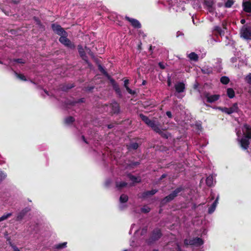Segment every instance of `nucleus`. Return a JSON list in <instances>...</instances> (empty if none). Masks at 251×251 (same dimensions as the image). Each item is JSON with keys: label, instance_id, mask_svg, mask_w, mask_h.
<instances>
[{"label": "nucleus", "instance_id": "ea45409f", "mask_svg": "<svg viewBox=\"0 0 251 251\" xmlns=\"http://www.w3.org/2000/svg\"><path fill=\"white\" fill-rule=\"evenodd\" d=\"M6 176L7 175L5 173L2 171H0V181L5 179Z\"/></svg>", "mask_w": 251, "mask_h": 251}, {"label": "nucleus", "instance_id": "dca6fc26", "mask_svg": "<svg viewBox=\"0 0 251 251\" xmlns=\"http://www.w3.org/2000/svg\"><path fill=\"white\" fill-rule=\"evenodd\" d=\"M244 10L248 13L251 12V0L244 1L243 2Z\"/></svg>", "mask_w": 251, "mask_h": 251}, {"label": "nucleus", "instance_id": "8fccbe9b", "mask_svg": "<svg viewBox=\"0 0 251 251\" xmlns=\"http://www.w3.org/2000/svg\"><path fill=\"white\" fill-rule=\"evenodd\" d=\"M159 66L161 69H164L165 67V65L162 63H159Z\"/></svg>", "mask_w": 251, "mask_h": 251}, {"label": "nucleus", "instance_id": "e2e57ef3", "mask_svg": "<svg viewBox=\"0 0 251 251\" xmlns=\"http://www.w3.org/2000/svg\"><path fill=\"white\" fill-rule=\"evenodd\" d=\"M198 127L199 129H201V125H198Z\"/></svg>", "mask_w": 251, "mask_h": 251}, {"label": "nucleus", "instance_id": "4468645a", "mask_svg": "<svg viewBox=\"0 0 251 251\" xmlns=\"http://www.w3.org/2000/svg\"><path fill=\"white\" fill-rule=\"evenodd\" d=\"M111 112L114 114L118 113L120 111V107L118 103L115 101L111 103L109 106Z\"/></svg>", "mask_w": 251, "mask_h": 251}, {"label": "nucleus", "instance_id": "a878e982", "mask_svg": "<svg viewBox=\"0 0 251 251\" xmlns=\"http://www.w3.org/2000/svg\"><path fill=\"white\" fill-rule=\"evenodd\" d=\"M194 8L199 9L201 7V0H191Z\"/></svg>", "mask_w": 251, "mask_h": 251}, {"label": "nucleus", "instance_id": "9b49d317", "mask_svg": "<svg viewBox=\"0 0 251 251\" xmlns=\"http://www.w3.org/2000/svg\"><path fill=\"white\" fill-rule=\"evenodd\" d=\"M203 97L205 99H206L207 102L209 103H212L219 100L220 98V95H210L208 93H205L203 94Z\"/></svg>", "mask_w": 251, "mask_h": 251}, {"label": "nucleus", "instance_id": "ddd939ff", "mask_svg": "<svg viewBox=\"0 0 251 251\" xmlns=\"http://www.w3.org/2000/svg\"><path fill=\"white\" fill-rule=\"evenodd\" d=\"M125 19L128 21L132 26L134 28H140L141 27V25L140 22L136 19L130 18L128 16H126Z\"/></svg>", "mask_w": 251, "mask_h": 251}, {"label": "nucleus", "instance_id": "39448f33", "mask_svg": "<svg viewBox=\"0 0 251 251\" xmlns=\"http://www.w3.org/2000/svg\"><path fill=\"white\" fill-rule=\"evenodd\" d=\"M184 244L185 245L200 246L203 244V241L201 238L196 237L190 240L185 239L184 240Z\"/></svg>", "mask_w": 251, "mask_h": 251}, {"label": "nucleus", "instance_id": "a211bd4d", "mask_svg": "<svg viewBox=\"0 0 251 251\" xmlns=\"http://www.w3.org/2000/svg\"><path fill=\"white\" fill-rule=\"evenodd\" d=\"M27 208H25L24 209H23L20 212H19L16 216V220L17 221H21L25 216V215L26 213L28 212Z\"/></svg>", "mask_w": 251, "mask_h": 251}, {"label": "nucleus", "instance_id": "49530a36", "mask_svg": "<svg viewBox=\"0 0 251 251\" xmlns=\"http://www.w3.org/2000/svg\"><path fill=\"white\" fill-rule=\"evenodd\" d=\"M223 29L225 30L226 29V23L225 21H223L222 24Z\"/></svg>", "mask_w": 251, "mask_h": 251}, {"label": "nucleus", "instance_id": "774afa93", "mask_svg": "<svg viewBox=\"0 0 251 251\" xmlns=\"http://www.w3.org/2000/svg\"><path fill=\"white\" fill-rule=\"evenodd\" d=\"M193 24H195V22H194V20H193Z\"/></svg>", "mask_w": 251, "mask_h": 251}, {"label": "nucleus", "instance_id": "f8f14e48", "mask_svg": "<svg viewBox=\"0 0 251 251\" xmlns=\"http://www.w3.org/2000/svg\"><path fill=\"white\" fill-rule=\"evenodd\" d=\"M168 3L170 6V10L172 9L176 12H180L181 11H183L184 10L183 7H179L178 5V3L177 2H174L172 0H168Z\"/></svg>", "mask_w": 251, "mask_h": 251}, {"label": "nucleus", "instance_id": "5701e85b", "mask_svg": "<svg viewBox=\"0 0 251 251\" xmlns=\"http://www.w3.org/2000/svg\"><path fill=\"white\" fill-rule=\"evenodd\" d=\"M213 31L215 34L223 36L224 35V29L219 26H215L214 27Z\"/></svg>", "mask_w": 251, "mask_h": 251}, {"label": "nucleus", "instance_id": "c9c22d12", "mask_svg": "<svg viewBox=\"0 0 251 251\" xmlns=\"http://www.w3.org/2000/svg\"><path fill=\"white\" fill-rule=\"evenodd\" d=\"M138 147V144L137 143H132L130 144V145L128 147V149L129 150H136Z\"/></svg>", "mask_w": 251, "mask_h": 251}, {"label": "nucleus", "instance_id": "864d4df0", "mask_svg": "<svg viewBox=\"0 0 251 251\" xmlns=\"http://www.w3.org/2000/svg\"><path fill=\"white\" fill-rule=\"evenodd\" d=\"M245 22H246V20H245V19H242V20H241V23L242 24H244L245 23Z\"/></svg>", "mask_w": 251, "mask_h": 251}, {"label": "nucleus", "instance_id": "37998d69", "mask_svg": "<svg viewBox=\"0 0 251 251\" xmlns=\"http://www.w3.org/2000/svg\"><path fill=\"white\" fill-rule=\"evenodd\" d=\"M126 89L129 94H135V92L134 91L132 90L131 89H130L128 87H126Z\"/></svg>", "mask_w": 251, "mask_h": 251}, {"label": "nucleus", "instance_id": "79ce46f5", "mask_svg": "<svg viewBox=\"0 0 251 251\" xmlns=\"http://www.w3.org/2000/svg\"><path fill=\"white\" fill-rule=\"evenodd\" d=\"M246 80L248 83L251 84V74H250L249 75L247 76Z\"/></svg>", "mask_w": 251, "mask_h": 251}, {"label": "nucleus", "instance_id": "5fc2aeb1", "mask_svg": "<svg viewBox=\"0 0 251 251\" xmlns=\"http://www.w3.org/2000/svg\"><path fill=\"white\" fill-rule=\"evenodd\" d=\"M168 86H170L171 84V79L170 78H169L168 80Z\"/></svg>", "mask_w": 251, "mask_h": 251}, {"label": "nucleus", "instance_id": "f03ea898", "mask_svg": "<svg viewBox=\"0 0 251 251\" xmlns=\"http://www.w3.org/2000/svg\"><path fill=\"white\" fill-rule=\"evenodd\" d=\"M140 117L142 121H143L149 127H151L153 131L159 133L164 138H168V134L162 131L160 124L158 121H156L154 120H150L148 117L142 114H140Z\"/></svg>", "mask_w": 251, "mask_h": 251}, {"label": "nucleus", "instance_id": "69168bd1", "mask_svg": "<svg viewBox=\"0 0 251 251\" xmlns=\"http://www.w3.org/2000/svg\"><path fill=\"white\" fill-rule=\"evenodd\" d=\"M80 100L81 102H83V99H81Z\"/></svg>", "mask_w": 251, "mask_h": 251}, {"label": "nucleus", "instance_id": "72a5a7b5", "mask_svg": "<svg viewBox=\"0 0 251 251\" xmlns=\"http://www.w3.org/2000/svg\"><path fill=\"white\" fill-rule=\"evenodd\" d=\"M234 0H227L225 4V6L226 8H230L234 4Z\"/></svg>", "mask_w": 251, "mask_h": 251}, {"label": "nucleus", "instance_id": "f3484780", "mask_svg": "<svg viewBox=\"0 0 251 251\" xmlns=\"http://www.w3.org/2000/svg\"><path fill=\"white\" fill-rule=\"evenodd\" d=\"M215 175H210L206 179V183L208 186H211L215 183Z\"/></svg>", "mask_w": 251, "mask_h": 251}, {"label": "nucleus", "instance_id": "0eeeda50", "mask_svg": "<svg viewBox=\"0 0 251 251\" xmlns=\"http://www.w3.org/2000/svg\"><path fill=\"white\" fill-rule=\"evenodd\" d=\"M182 190L181 187L177 188L175 189L172 193L169 195L166 196L163 200L165 202H169L173 200L177 196L178 193H179Z\"/></svg>", "mask_w": 251, "mask_h": 251}, {"label": "nucleus", "instance_id": "7ed1b4c3", "mask_svg": "<svg viewBox=\"0 0 251 251\" xmlns=\"http://www.w3.org/2000/svg\"><path fill=\"white\" fill-rule=\"evenodd\" d=\"M240 37L245 40H251V25H245L240 30Z\"/></svg>", "mask_w": 251, "mask_h": 251}, {"label": "nucleus", "instance_id": "b1692460", "mask_svg": "<svg viewBox=\"0 0 251 251\" xmlns=\"http://www.w3.org/2000/svg\"><path fill=\"white\" fill-rule=\"evenodd\" d=\"M78 52L83 60L87 61V56L85 53V51L81 46H78Z\"/></svg>", "mask_w": 251, "mask_h": 251}, {"label": "nucleus", "instance_id": "13d9d810", "mask_svg": "<svg viewBox=\"0 0 251 251\" xmlns=\"http://www.w3.org/2000/svg\"><path fill=\"white\" fill-rule=\"evenodd\" d=\"M108 127L109 128H112V127H113V126H112V125H109L108 126Z\"/></svg>", "mask_w": 251, "mask_h": 251}, {"label": "nucleus", "instance_id": "9d476101", "mask_svg": "<svg viewBox=\"0 0 251 251\" xmlns=\"http://www.w3.org/2000/svg\"><path fill=\"white\" fill-rule=\"evenodd\" d=\"M51 26L53 31L58 35L60 36V37L63 35H68L67 32L65 31L59 25L52 24Z\"/></svg>", "mask_w": 251, "mask_h": 251}, {"label": "nucleus", "instance_id": "de8ad7c7", "mask_svg": "<svg viewBox=\"0 0 251 251\" xmlns=\"http://www.w3.org/2000/svg\"><path fill=\"white\" fill-rule=\"evenodd\" d=\"M11 246L14 251H20V250L16 246L13 244H11Z\"/></svg>", "mask_w": 251, "mask_h": 251}, {"label": "nucleus", "instance_id": "412c9836", "mask_svg": "<svg viewBox=\"0 0 251 251\" xmlns=\"http://www.w3.org/2000/svg\"><path fill=\"white\" fill-rule=\"evenodd\" d=\"M161 236V233L160 230L159 229H156L153 230L151 236V239L152 240H156L158 239Z\"/></svg>", "mask_w": 251, "mask_h": 251}, {"label": "nucleus", "instance_id": "603ef678", "mask_svg": "<svg viewBox=\"0 0 251 251\" xmlns=\"http://www.w3.org/2000/svg\"><path fill=\"white\" fill-rule=\"evenodd\" d=\"M210 196H211V199H212V200H213V199H214V198L215 194H214L213 192H211Z\"/></svg>", "mask_w": 251, "mask_h": 251}, {"label": "nucleus", "instance_id": "58836bf2", "mask_svg": "<svg viewBox=\"0 0 251 251\" xmlns=\"http://www.w3.org/2000/svg\"><path fill=\"white\" fill-rule=\"evenodd\" d=\"M15 74L16 76L20 79H21L22 80H24V81L26 80L25 77L24 75H23L22 74H19L15 72Z\"/></svg>", "mask_w": 251, "mask_h": 251}, {"label": "nucleus", "instance_id": "4d7b16f0", "mask_svg": "<svg viewBox=\"0 0 251 251\" xmlns=\"http://www.w3.org/2000/svg\"><path fill=\"white\" fill-rule=\"evenodd\" d=\"M217 5H218V6L219 7H221V6H222L223 5V3H218Z\"/></svg>", "mask_w": 251, "mask_h": 251}, {"label": "nucleus", "instance_id": "052dcab7", "mask_svg": "<svg viewBox=\"0 0 251 251\" xmlns=\"http://www.w3.org/2000/svg\"><path fill=\"white\" fill-rule=\"evenodd\" d=\"M166 175L164 174V175H162V176H161V178H164L166 177Z\"/></svg>", "mask_w": 251, "mask_h": 251}, {"label": "nucleus", "instance_id": "aec40b11", "mask_svg": "<svg viewBox=\"0 0 251 251\" xmlns=\"http://www.w3.org/2000/svg\"><path fill=\"white\" fill-rule=\"evenodd\" d=\"M99 69L100 70V71L104 75H105L110 80V82L111 83L112 86H114V84H116L117 83L115 81V80L111 78L110 76H109L108 74L107 73V72L104 70V69L102 68V67L100 65L99 66Z\"/></svg>", "mask_w": 251, "mask_h": 251}, {"label": "nucleus", "instance_id": "f257e3e1", "mask_svg": "<svg viewBox=\"0 0 251 251\" xmlns=\"http://www.w3.org/2000/svg\"><path fill=\"white\" fill-rule=\"evenodd\" d=\"M243 136L240 130L236 129L237 140L241 147L244 150H247L250 144V140L251 139V126L245 124L242 128Z\"/></svg>", "mask_w": 251, "mask_h": 251}, {"label": "nucleus", "instance_id": "e433bc0d", "mask_svg": "<svg viewBox=\"0 0 251 251\" xmlns=\"http://www.w3.org/2000/svg\"><path fill=\"white\" fill-rule=\"evenodd\" d=\"M75 119L73 117H68L65 119V123L67 124H70L74 121Z\"/></svg>", "mask_w": 251, "mask_h": 251}, {"label": "nucleus", "instance_id": "7c9ffc66", "mask_svg": "<svg viewBox=\"0 0 251 251\" xmlns=\"http://www.w3.org/2000/svg\"><path fill=\"white\" fill-rule=\"evenodd\" d=\"M227 95L229 98H233L235 96L234 90L232 88L227 89Z\"/></svg>", "mask_w": 251, "mask_h": 251}, {"label": "nucleus", "instance_id": "6ab92c4d", "mask_svg": "<svg viewBox=\"0 0 251 251\" xmlns=\"http://www.w3.org/2000/svg\"><path fill=\"white\" fill-rule=\"evenodd\" d=\"M128 200V197L127 195H125V194H122L121 196H120V201L121 203H125ZM120 209L121 210H123L124 209L125 206L124 205L121 204L120 205Z\"/></svg>", "mask_w": 251, "mask_h": 251}, {"label": "nucleus", "instance_id": "0e129e2a", "mask_svg": "<svg viewBox=\"0 0 251 251\" xmlns=\"http://www.w3.org/2000/svg\"><path fill=\"white\" fill-rule=\"evenodd\" d=\"M138 164V163L137 162H136L134 163L133 165H137Z\"/></svg>", "mask_w": 251, "mask_h": 251}, {"label": "nucleus", "instance_id": "1a4fd4ad", "mask_svg": "<svg viewBox=\"0 0 251 251\" xmlns=\"http://www.w3.org/2000/svg\"><path fill=\"white\" fill-rule=\"evenodd\" d=\"M51 26L53 31L58 35L60 36V37L63 35H68L67 32L65 31L59 25L52 24Z\"/></svg>", "mask_w": 251, "mask_h": 251}, {"label": "nucleus", "instance_id": "09e8293b", "mask_svg": "<svg viewBox=\"0 0 251 251\" xmlns=\"http://www.w3.org/2000/svg\"><path fill=\"white\" fill-rule=\"evenodd\" d=\"M128 83H129V81H128V79L125 80V81H124V86H125V88H126V87H128L127 86Z\"/></svg>", "mask_w": 251, "mask_h": 251}, {"label": "nucleus", "instance_id": "338daca9", "mask_svg": "<svg viewBox=\"0 0 251 251\" xmlns=\"http://www.w3.org/2000/svg\"><path fill=\"white\" fill-rule=\"evenodd\" d=\"M123 251H128L127 250H125Z\"/></svg>", "mask_w": 251, "mask_h": 251}, {"label": "nucleus", "instance_id": "f704fd0d", "mask_svg": "<svg viewBox=\"0 0 251 251\" xmlns=\"http://www.w3.org/2000/svg\"><path fill=\"white\" fill-rule=\"evenodd\" d=\"M67 242H63L62 243L58 244L55 246V248L57 249H63L66 247Z\"/></svg>", "mask_w": 251, "mask_h": 251}, {"label": "nucleus", "instance_id": "2f4dec72", "mask_svg": "<svg viewBox=\"0 0 251 251\" xmlns=\"http://www.w3.org/2000/svg\"><path fill=\"white\" fill-rule=\"evenodd\" d=\"M12 215V213H8L3 214L1 217H0V222L6 220L7 219L11 217Z\"/></svg>", "mask_w": 251, "mask_h": 251}, {"label": "nucleus", "instance_id": "a18cd8bd", "mask_svg": "<svg viewBox=\"0 0 251 251\" xmlns=\"http://www.w3.org/2000/svg\"><path fill=\"white\" fill-rule=\"evenodd\" d=\"M147 231V227H144L143 228H142V231H141V235H144V234H145Z\"/></svg>", "mask_w": 251, "mask_h": 251}, {"label": "nucleus", "instance_id": "a19ab883", "mask_svg": "<svg viewBox=\"0 0 251 251\" xmlns=\"http://www.w3.org/2000/svg\"><path fill=\"white\" fill-rule=\"evenodd\" d=\"M141 211L142 212L144 213H148L150 212V208L148 206H144L141 208Z\"/></svg>", "mask_w": 251, "mask_h": 251}, {"label": "nucleus", "instance_id": "20e7f679", "mask_svg": "<svg viewBox=\"0 0 251 251\" xmlns=\"http://www.w3.org/2000/svg\"><path fill=\"white\" fill-rule=\"evenodd\" d=\"M215 0H204L203 6L208 12L212 15L215 14V16H217V13L215 11Z\"/></svg>", "mask_w": 251, "mask_h": 251}, {"label": "nucleus", "instance_id": "c85d7f7f", "mask_svg": "<svg viewBox=\"0 0 251 251\" xmlns=\"http://www.w3.org/2000/svg\"><path fill=\"white\" fill-rule=\"evenodd\" d=\"M127 177L129 180L132 181L133 183L139 182L141 180L140 177L134 176L130 174L128 175Z\"/></svg>", "mask_w": 251, "mask_h": 251}, {"label": "nucleus", "instance_id": "4c0bfd02", "mask_svg": "<svg viewBox=\"0 0 251 251\" xmlns=\"http://www.w3.org/2000/svg\"><path fill=\"white\" fill-rule=\"evenodd\" d=\"M113 87L115 91L116 92V93L119 95H121V91L119 85L117 84H114V86H113Z\"/></svg>", "mask_w": 251, "mask_h": 251}, {"label": "nucleus", "instance_id": "4be33fe9", "mask_svg": "<svg viewBox=\"0 0 251 251\" xmlns=\"http://www.w3.org/2000/svg\"><path fill=\"white\" fill-rule=\"evenodd\" d=\"M175 89L178 93L182 92L185 89V85L182 82H178L175 85Z\"/></svg>", "mask_w": 251, "mask_h": 251}, {"label": "nucleus", "instance_id": "680f3d73", "mask_svg": "<svg viewBox=\"0 0 251 251\" xmlns=\"http://www.w3.org/2000/svg\"><path fill=\"white\" fill-rule=\"evenodd\" d=\"M135 226V225L134 224H133L131 225V230L133 229L134 226Z\"/></svg>", "mask_w": 251, "mask_h": 251}, {"label": "nucleus", "instance_id": "473e14b6", "mask_svg": "<svg viewBox=\"0 0 251 251\" xmlns=\"http://www.w3.org/2000/svg\"><path fill=\"white\" fill-rule=\"evenodd\" d=\"M220 81L222 83H223L224 84H226L229 82V79L228 77L224 76L221 78Z\"/></svg>", "mask_w": 251, "mask_h": 251}, {"label": "nucleus", "instance_id": "c03bdc74", "mask_svg": "<svg viewBox=\"0 0 251 251\" xmlns=\"http://www.w3.org/2000/svg\"><path fill=\"white\" fill-rule=\"evenodd\" d=\"M14 62L18 63H24L25 61L22 59H17L13 60Z\"/></svg>", "mask_w": 251, "mask_h": 251}, {"label": "nucleus", "instance_id": "3c124183", "mask_svg": "<svg viewBox=\"0 0 251 251\" xmlns=\"http://www.w3.org/2000/svg\"><path fill=\"white\" fill-rule=\"evenodd\" d=\"M166 115L169 118H172V113L170 111H167L166 112Z\"/></svg>", "mask_w": 251, "mask_h": 251}, {"label": "nucleus", "instance_id": "6e6d98bb", "mask_svg": "<svg viewBox=\"0 0 251 251\" xmlns=\"http://www.w3.org/2000/svg\"><path fill=\"white\" fill-rule=\"evenodd\" d=\"M82 138L85 143H87V141L85 140V137L83 136H82Z\"/></svg>", "mask_w": 251, "mask_h": 251}, {"label": "nucleus", "instance_id": "bf43d9fd", "mask_svg": "<svg viewBox=\"0 0 251 251\" xmlns=\"http://www.w3.org/2000/svg\"><path fill=\"white\" fill-rule=\"evenodd\" d=\"M44 91L46 94V95H49V93L48 91H47V90H44Z\"/></svg>", "mask_w": 251, "mask_h": 251}, {"label": "nucleus", "instance_id": "c756f323", "mask_svg": "<svg viewBox=\"0 0 251 251\" xmlns=\"http://www.w3.org/2000/svg\"><path fill=\"white\" fill-rule=\"evenodd\" d=\"M127 183L124 182V181H117L116 182V187L119 189H121L124 187H126L127 185Z\"/></svg>", "mask_w": 251, "mask_h": 251}, {"label": "nucleus", "instance_id": "bb28decb", "mask_svg": "<svg viewBox=\"0 0 251 251\" xmlns=\"http://www.w3.org/2000/svg\"><path fill=\"white\" fill-rule=\"evenodd\" d=\"M157 192L156 189H152L151 191H147L143 193V197L144 198L147 197L149 196H151L155 194Z\"/></svg>", "mask_w": 251, "mask_h": 251}, {"label": "nucleus", "instance_id": "423d86ee", "mask_svg": "<svg viewBox=\"0 0 251 251\" xmlns=\"http://www.w3.org/2000/svg\"><path fill=\"white\" fill-rule=\"evenodd\" d=\"M217 108L220 110L221 111H222L223 112H225L228 114H231L233 113H234V112L237 111L238 105L236 103H235L233 104V105L231 107H229V108L218 107Z\"/></svg>", "mask_w": 251, "mask_h": 251}, {"label": "nucleus", "instance_id": "cd10ccee", "mask_svg": "<svg viewBox=\"0 0 251 251\" xmlns=\"http://www.w3.org/2000/svg\"><path fill=\"white\" fill-rule=\"evenodd\" d=\"M188 57L191 60L194 61H197L199 58L198 55L194 52L189 54Z\"/></svg>", "mask_w": 251, "mask_h": 251}, {"label": "nucleus", "instance_id": "6e6552de", "mask_svg": "<svg viewBox=\"0 0 251 251\" xmlns=\"http://www.w3.org/2000/svg\"><path fill=\"white\" fill-rule=\"evenodd\" d=\"M68 35H63L60 37L59 41V42L63 44L64 46L71 49H74L75 48V46L73 44L71 41L67 38Z\"/></svg>", "mask_w": 251, "mask_h": 251}, {"label": "nucleus", "instance_id": "2eb2a0df", "mask_svg": "<svg viewBox=\"0 0 251 251\" xmlns=\"http://www.w3.org/2000/svg\"><path fill=\"white\" fill-rule=\"evenodd\" d=\"M219 200V195H218L215 201L213 202L212 205L208 208V212L209 214H211L214 212L218 205Z\"/></svg>", "mask_w": 251, "mask_h": 251}, {"label": "nucleus", "instance_id": "393cba45", "mask_svg": "<svg viewBox=\"0 0 251 251\" xmlns=\"http://www.w3.org/2000/svg\"><path fill=\"white\" fill-rule=\"evenodd\" d=\"M201 71L203 74L208 75L212 73V68L208 66H205L201 69Z\"/></svg>", "mask_w": 251, "mask_h": 251}]
</instances>
